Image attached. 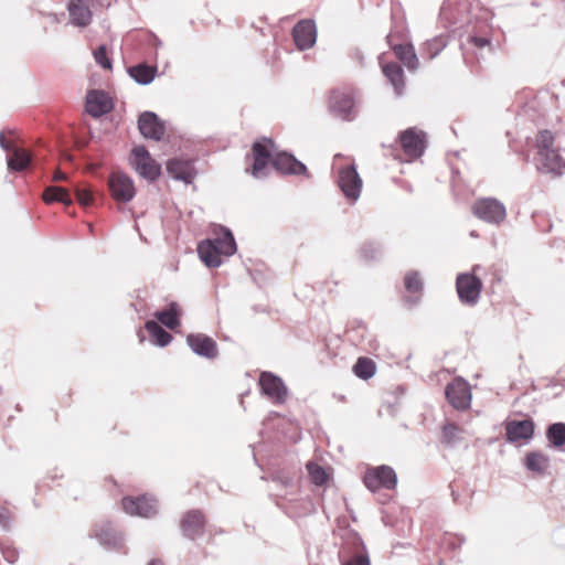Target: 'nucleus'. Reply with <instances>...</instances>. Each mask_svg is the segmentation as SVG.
Returning a JSON list of instances; mask_svg holds the SVG:
<instances>
[{
    "instance_id": "48",
    "label": "nucleus",
    "mask_w": 565,
    "mask_h": 565,
    "mask_svg": "<svg viewBox=\"0 0 565 565\" xmlns=\"http://www.w3.org/2000/svg\"><path fill=\"white\" fill-rule=\"evenodd\" d=\"M66 179H67V175L64 172H62V171H56L54 177H53L54 181H64Z\"/></svg>"
},
{
    "instance_id": "13",
    "label": "nucleus",
    "mask_w": 565,
    "mask_h": 565,
    "mask_svg": "<svg viewBox=\"0 0 565 565\" xmlns=\"http://www.w3.org/2000/svg\"><path fill=\"white\" fill-rule=\"evenodd\" d=\"M262 393L275 404H282L287 399L288 391L282 380L270 372H263L259 377Z\"/></svg>"
},
{
    "instance_id": "5",
    "label": "nucleus",
    "mask_w": 565,
    "mask_h": 565,
    "mask_svg": "<svg viewBox=\"0 0 565 565\" xmlns=\"http://www.w3.org/2000/svg\"><path fill=\"white\" fill-rule=\"evenodd\" d=\"M480 265L472 268V274H459L456 280L458 297L461 302L473 306L478 302L482 289L481 280L476 276Z\"/></svg>"
},
{
    "instance_id": "26",
    "label": "nucleus",
    "mask_w": 565,
    "mask_h": 565,
    "mask_svg": "<svg viewBox=\"0 0 565 565\" xmlns=\"http://www.w3.org/2000/svg\"><path fill=\"white\" fill-rule=\"evenodd\" d=\"M128 73L138 84L148 85L154 79L157 67L142 63L129 67Z\"/></svg>"
},
{
    "instance_id": "38",
    "label": "nucleus",
    "mask_w": 565,
    "mask_h": 565,
    "mask_svg": "<svg viewBox=\"0 0 565 565\" xmlns=\"http://www.w3.org/2000/svg\"><path fill=\"white\" fill-rule=\"evenodd\" d=\"M460 429L455 424H447L443 428V443L447 445H455L459 437Z\"/></svg>"
},
{
    "instance_id": "18",
    "label": "nucleus",
    "mask_w": 565,
    "mask_h": 565,
    "mask_svg": "<svg viewBox=\"0 0 565 565\" xmlns=\"http://www.w3.org/2000/svg\"><path fill=\"white\" fill-rule=\"evenodd\" d=\"M294 41L301 51L311 47L317 40V31L315 22L311 20H302L298 22L292 30Z\"/></svg>"
},
{
    "instance_id": "32",
    "label": "nucleus",
    "mask_w": 565,
    "mask_h": 565,
    "mask_svg": "<svg viewBox=\"0 0 565 565\" xmlns=\"http://www.w3.org/2000/svg\"><path fill=\"white\" fill-rule=\"evenodd\" d=\"M548 457L540 451L530 452L525 458L526 469L537 473L544 472L548 467Z\"/></svg>"
},
{
    "instance_id": "3",
    "label": "nucleus",
    "mask_w": 565,
    "mask_h": 565,
    "mask_svg": "<svg viewBox=\"0 0 565 565\" xmlns=\"http://www.w3.org/2000/svg\"><path fill=\"white\" fill-rule=\"evenodd\" d=\"M337 183L347 200H359L363 183L353 163L337 167Z\"/></svg>"
},
{
    "instance_id": "24",
    "label": "nucleus",
    "mask_w": 565,
    "mask_h": 565,
    "mask_svg": "<svg viewBox=\"0 0 565 565\" xmlns=\"http://www.w3.org/2000/svg\"><path fill=\"white\" fill-rule=\"evenodd\" d=\"M168 172L177 180L191 183L193 180V166L190 161L172 159L167 164Z\"/></svg>"
},
{
    "instance_id": "10",
    "label": "nucleus",
    "mask_w": 565,
    "mask_h": 565,
    "mask_svg": "<svg viewBox=\"0 0 565 565\" xmlns=\"http://www.w3.org/2000/svg\"><path fill=\"white\" fill-rule=\"evenodd\" d=\"M121 504L124 511L130 515L151 518L158 513L157 500L148 495H140L137 498L125 497Z\"/></svg>"
},
{
    "instance_id": "51",
    "label": "nucleus",
    "mask_w": 565,
    "mask_h": 565,
    "mask_svg": "<svg viewBox=\"0 0 565 565\" xmlns=\"http://www.w3.org/2000/svg\"><path fill=\"white\" fill-rule=\"evenodd\" d=\"M147 565H163L161 561L159 559H152Z\"/></svg>"
},
{
    "instance_id": "11",
    "label": "nucleus",
    "mask_w": 565,
    "mask_h": 565,
    "mask_svg": "<svg viewBox=\"0 0 565 565\" xmlns=\"http://www.w3.org/2000/svg\"><path fill=\"white\" fill-rule=\"evenodd\" d=\"M341 565H371L366 547L359 536L339 551Z\"/></svg>"
},
{
    "instance_id": "46",
    "label": "nucleus",
    "mask_w": 565,
    "mask_h": 565,
    "mask_svg": "<svg viewBox=\"0 0 565 565\" xmlns=\"http://www.w3.org/2000/svg\"><path fill=\"white\" fill-rule=\"evenodd\" d=\"M404 301L409 306V307H414L418 303L419 301V296H408V297H405L404 298Z\"/></svg>"
},
{
    "instance_id": "27",
    "label": "nucleus",
    "mask_w": 565,
    "mask_h": 565,
    "mask_svg": "<svg viewBox=\"0 0 565 565\" xmlns=\"http://www.w3.org/2000/svg\"><path fill=\"white\" fill-rule=\"evenodd\" d=\"M31 163V156L28 151L21 148H13L11 154L7 158L9 170L23 171Z\"/></svg>"
},
{
    "instance_id": "19",
    "label": "nucleus",
    "mask_w": 565,
    "mask_h": 565,
    "mask_svg": "<svg viewBox=\"0 0 565 565\" xmlns=\"http://www.w3.org/2000/svg\"><path fill=\"white\" fill-rule=\"evenodd\" d=\"M505 435L510 443H526L534 435V423L531 419L507 422Z\"/></svg>"
},
{
    "instance_id": "23",
    "label": "nucleus",
    "mask_w": 565,
    "mask_h": 565,
    "mask_svg": "<svg viewBox=\"0 0 565 565\" xmlns=\"http://www.w3.org/2000/svg\"><path fill=\"white\" fill-rule=\"evenodd\" d=\"M204 526V516L201 511L193 510L188 512L181 522L183 534L194 539L202 534Z\"/></svg>"
},
{
    "instance_id": "35",
    "label": "nucleus",
    "mask_w": 565,
    "mask_h": 565,
    "mask_svg": "<svg viewBox=\"0 0 565 565\" xmlns=\"http://www.w3.org/2000/svg\"><path fill=\"white\" fill-rule=\"evenodd\" d=\"M447 45L444 36H436L425 43L424 51L427 53L428 58L436 57Z\"/></svg>"
},
{
    "instance_id": "22",
    "label": "nucleus",
    "mask_w": 565,
    "mask_h": 565,
    "mask_svg": "<svg viewBox=\"0 0 565 565\" xmlns=\"http://www.w3.org/2000/svg\"><path fill=\"white\" fill-rule=\"evenodd\" d=\"M71 22L76 26H86L92 21V11L86 0H72L68 3Z\"/></svg>"
},
{
    "instance_id": "15",
    "label": "nucleus",
    "mask_w": 565,
    "mask_h": 565,
    "mask_svg": "<svg viewBox=\"0 0 565 565\" xmlns=\"http://www.w3.org/2000/svg\"><path fill=\"white\" fill-rule=\"evenodd\" d=\"M138 128L145 138L156 141L161 140L166 132L163 121L152 111H143L139 116Z\"/></svg>"
},
{
    "instance_id": "12",
    "label": "nucleus",
    "mask_w": 565,
    "mask_h": 565,
    "mask_svg": "<svg viewBox=\"0 0 565 565\" xmlns=\"http://www.w3.org/2000/svg\"><path fill=\"white\" fill-rule=\"evenodd\" d=\"M446 398L456 409H467L471 404V392L467 381L461 377L449 383L445 391Z\"/></svg>"
},
{
    "instance_id": "1",
    "label": "nucleus",
    "mask_w": 565,
    "mask_h": 565,
    "mask_svg": "<svg viewBox=\"0 0 565 565\" xmlns=\"http://www.w3.org/2000/svg\"><path fill=\"white\" fill-rule=\"evenodd\" d=\"M252 150L254 160L250 173L255 178L265 177L269 164L281 173L308 175L307 167L294 156L286 152L274 154V143L270 139L264 138L254 142Z\"/></svg>"
},
{
    "instance_id": "20",
    "label": "nucleus",
    "mask_w": 565,
    "mask_h": 565,
    "mask_svg": "<svg viewBox=\"0 0 565 565\" xmlns=\"http://www.w3.org/2000/svg\"><path fill=\"white\" fill-rule=\"evenodd\" d=\"M113 109V104L103 90H90L86 97V110L94 118H98Z\"/></svg>"
},
{
    "instance_id": "31",
    "label": "nucleus",
    "mask_w": 565,
    "mask_h": 565,
    "mask_svg": "<svg viewBox=\"0 0 565 565\" xmlns=\"http://www.w3.org/2000/svg\"><path fill=\"white\" fill-rule=\"evenodd\" d=\"M395 55L408 70H416L418 67V58L415 54L414 47L411 44H398L393 47Z\"/></svg>"
},
{
    "instance_id": "42",
    "label": "nucleus",
    "mask_w": 565,
    "mask_h": 565,
    "mask_svg": "<svg viewBox=\"0 0 565 565\" xmlns=\"http://www.w3.org/2000/svg\"><path fill=\"white\" fill-rule=\"evenodd\" d=\"M75 194H76V199L77 201L82 204V205H89L93 201V194H92V191L88 190V189H81V188H75Z\"/></svg>"
},
{
    "instance_id": "2",
    "label": "nucleus",
    "mask_w": 565,
    "mask_h": 565,
    "mask_svg": "<svg viewBox=\"0 0 565 565\" xmlns=\"http://www.w3.org/2000/svg\"><path fill=\"white\" fill-rule=\"evenodd\" d=\"M236 243L232 232L223 226L215 232V237L206 239L198 245V254L201 260L212 268H216L222 264V257H228L235 254Z\"/></svg>"
},
{
    "instance_id": "16",
    "label": "nucleus",
    "mask_w": 565,
    "mask_h": 565,
    "mask_svg": "<svg viewBox=\"0 0 565 565\" xmlns=\"http://www.w3.org/2000/svg\"><path fill=\"white\" fill-rule=\"evenodd\" d=\"M186 343L196 354L205 359H215L218 354L216 342L203 333H190L186 337Z\"/></svg>"
},
{
    "instance_id": "17",
    "label": "nucleus",
    "mask_w": 565,
    "mask_h": 565,
    "mask_svg": "<svg viewBox=\"0 0 565 565\" xmlns=\"http://www.w3.org/2000/svg\"><path fill=\"white\" fill-rule=\"evenodd\" d=\"M94 535L107 548L117 550L122 546L124 535L110 522H103L95 526Z\"/></svg>"
},
{
    "instance_id": "50",
    "label": "nucleus",
    "mask_w": 565,
    "mask_h": 565,
    "mask_svg": "<svg viewBox=\"0 0 565 565\" xmlns=\"http://www.w3.org/2000/svg\"><path fill=\"white\" fill-rule=\"evenodd\" d=\"M450 4H451V0H447L446 3H444V6L441 8V12H443L444 15L447 14V10L450 7Z\"/></svg>"
},
{
    "instance_id": "29",
    "label": "nucleus",
    "mask_w": 565,
    "mask_h": 565,
    "mask_svg": "<svg viewBox=\"0 0 565 565\" xmlns=\"http://www.w3.org/2000/svg\"><path fill=\"white\" fill-rule=\"evenodd\" d=\"M180 308L177 302H171L166 310L157 311L156 318L168 329H175L179 326Z\"/></svg>"
},
{
    "instance_id": "8",
    "label": "nucleus",
    "mask_w": 565,
    "mask_h": 565,
    "mask_svg": "<svg viewBox=\"0 0 565 565\" xmlns=\"http://www.w3.org/2000/svg\"><path fill=\"white\" fill-rule=\"evenodd\" d=\"M399 145L408 159L419 158L426 148V135L417 128H407L399 134Z\"/></svg>"
},
{
    "instance_id": "28",
    "label": "nucleus",
    "mask_w": 565,
    "mask_h": 565,
    "mask_svg": "<svg viewBox=\"0 0 565 565\" xmlns=\"http://www.w3.org/2000/svg\"><path fill=\"white\" fill-rule=\"evenodd\" d=\"M383 73L395 88L397 95H401L404 88V72L397 63H387L383 66Z\"/></svg>"
},
{
    "instance_id": "39",
    "label": "nucleus",
    "mask_w": 565,
    "mask_h": 565,
    "mask_svg": "<svg viewBox=\"0 0 565 565\" xmlns=\"http://www.w3.org/2000/svg\"><path fill=\"white\" fill-rule=\"evenodd\" d=\"M554 136L548 130H543L537 137V152L553 150Z\"/></svg>"
},
{
    "instance_id": "6",
    "label": "nucleus",
    "mask_w": 565,
    "mask_h": 565,
    "mask_svg": "<svg viewBox=\"0 0 565 565\" xmlns=\"http://www.w3.org/2000/svg\"><path fill=\"white\" fill-rule=\"evenodd\" d=\"M364 484L372 492L382 488L392 490L397 484V476L394 469L386 465L369 468L364 475Z\"/></svg>"
},
{
    "instance_id": "14",
    "label": "nucleus",
    "mask_w": 565,
    "mask_h": 565,
    "mask_svg": "<svg viewBox=\"0 0 565 565\" xmlns=\"http://www.w3.org/2000/svg\"><path fill=\"white\" fill-rule=\"evenodd\" d=\"M331 111L344 119L351 120L354 117V97L350 89H334L330 97Z\"/></svg>"
},
{
    "instance_id": "44",
    "label": "nucleus",
    "mask_w": 565,
    "mask_h": 565,
    "mask_svg": "<svg viewBox=\"0 0 565 565\" xmlns=\"http://www.w3.org/2000/svg\"><path fill=\"white\" fill-rule=\"evenodd\" d=\"M11 520L12 518L10 512L6 509H0V526L8 530L10 527Z\"/></svg>"
},
{
    "instance_id": "30",
    "label": "nucleus",
    "mask_w": 565,
    "mask_h": 565,
    "mask_svg": "<svg viewBox=\"0 0 565 565\" xmlns=\"http://www.w3.org/2000/svg\"><path fill=\"white\" fill-rule=\"evenodd\" d=\"M145 328L156 345L166 347L172 341V335L156 321H147Z\"/></svg>"
},
{
    "instance_id": "45",
    "label": "nucleus",
    "mask_w": 565,
    "mask_h": 565,
    "mask_svg": "<svg viewBox=\"0 0 565 565\" xmlns=\"http://www.w3.org/2000/svg\"><path fill=\"white\" fill-rule=\"evenodd\" d=\"M470 41L478 47H484L490 44L489 39L483 36H471Z\"/></svg>"
},
{
    "instance_id": "7",
    "label": "nucleus",
    "mask_w": 565,
    "mask_h": 565,
    "mask_svg": "<svg viewBox=\"0 0 565 565\" xmlns=\"http://www.w3.org/2000/svg\"><path fill=\"white\" fill-rule=\"evenodd\" d=\"M129 161L136 172L148 181L156 180L160 174V166L156 163L143 146L132 149Z\"/></svg>"
},
{
    "instance_id": "21",
    "label": "nucleus",
    "mask_w": 565,
    "mask_h": 565,
    "mask_svg": "<svg viewBox=\"0 0 565 565\" xmlns=\"http://www.w3.org/2000/svg\"><path fill=\"white\" fill-rule=\"evenodd\" d=\"M537 169L546 173L561 174L565 169V157L555 149L537 152Z\"/></svg>"
},
{
    "instance_id": "34",
    "label": "nucleus",
    "mask_w": 565,
    "mask_h": 565,
    "mask_svg": "<svg viewBox=\"0 0 565 565\" xmlns=\"http://www.w3.org/2000/svg\"><path fill=\"white\" fill-rule=\"evenodd\" d=\"M375 363L369 358H359L353 366L354 374L362 379L369 380L375 374Z\"/></svg>"
},
{
    "instance_id": "25",
    "label": "nucleus",
    "mask_w": 565,
    "mask_h": 565,
    "mask_svg": "<svg viewBox=\"0 0 565 565\" xmlns=\"http://www.w3.org/2000/svg\"><path fill=\"white\" fill-rule=\"evenodd\" d=\"M545 435L550 447L565 451V423L551 424Z\"/></svg>"
},
{
    "instance_id": "9",
    "label": "nucleus",
    "mask_w": 565,
    "mask_h": 565,
    "mask_svg": "<svg viewBox=\"0 0 565 565\" xmlns=\"http://www.w3.org/2000/svg\"><path fill=\"white\" fill-rule=\"evenodd\" d=\"M108 186L116 201L130 202L136 194L132 179L122 171L111 172L108 178Z\"/></svg>"
},
{
    "instance_id": "36",
    "label": "nucleus",
    "mask_w": 565,
    "mask_h": 565,
    "mask_svg": "<svg viewBox=\"0 0 565 565\" xmlns=\"http://www.w3.org/2000/svg\"><path fill=\"white\" fill-rule=\"evenodd\" d=\"M307 471L312 482L317 486H322L328 480V473L326 472V470L315 462L310 461L307 463Z\"/></svg>"
},
{
    "instance_id": "43",
    "label": "nucleus",
    "mask_w": 565,
    "mask_h": 565,
    "mask_svg": "<svg viewBox=\"0 0 565 565\" xmlns=\"http://www.w3.org/2000/svg\"><path fill=\"white\" fill-rule=\"evenodd\" d=\"M379 254V248L373 244H366L361 248V255L363 258L370 260L374 259Z\"/></svg>"
},
{
    "instance_id": "52",
    "label": "nucleus",
    "mask_w": 565,
    "mask_h": 565,
    "mask_svg": "<svg viewBox=\"0 0 565 565\" xmlns=\"http://www.w3.org/2000/svg\"><path fill=\"white\" fill-rule=\"evenodd\" d=\"M340 158V154H335L334 160L337 161Z\"/></svg>"
},
{
    "instance_id": "33",
    "label": "nucleus",
    "mask_w": 565,
    "mask_h": 565,
    "mask_svg": "<svg viewBox=\"0 0 565 565\" xmlns=\"http://www.w3.org/2000/svg\"><path fill=\"white\" fill-rule=\"evenodd\" d=\"M43 200L46 203L61 202L65 205H70L72 203V199H71L68 192L61 186L46 188L43 193Z\"/></svg>"
},
{
    "instance_id": "41",
    "label": "nucleus",
    "mask_w": 565,
    "mask_h": 565,
    "mask_svg": "<svg viewBox=\"0 0 565 565\" xmlns=\"http://www.w3.org/2000/svg\"><path fill=\"white\" fill-rule=\"evenodd\" d=\"M465 543V537L457 534H445L443 539V546L449 550H457Z\"/></svg>"
},
{
    "instance_id": "4",
    "label": "nucleus",
    "mask_w": 565,
    "mask_h": 565,
    "mask_svg": "<svg viewBox=\"0 0 565 565\" xmlns=\"http://www.w3.org/2000/svg\"><path fill=\"white\" fill-rule=\"evenodd\" d=\"M471 211L479 220L493 225H500L507 217L504 204L494 198L477 199Z\"/></svg>"
},
{
    "instance_id": "47",
    "label": "nucleus",
    "mask_w": 565,
    "mask_h": 565,
    "mask_svg": "<svg viewBox=\"0 0 565 565\" xmlns=\"http://www.w3.org/2000/svg\"><path fill=\"white\" fill-rule=\"evenodd\" d=\"M0 147L6 151H12L11 145L6 140L4 136L0 134Z\"/></svg>"
},
{
    "instance_id": "37",
    "label": "nucleus",
    "mask_w": 565,
    "mask_h": 565,
    "mask_svg": "<svg viewBox=\"0 0 565 565\" xmlns=\"http://www.w3.org/2000/svg\"><path fill=\"white\" fill-rule=\"evenodd\" d=\"M404 284L406 290L411 294H420L423 289V281L417 271L408 273L405 276Z\"/></svg>"
},
{
    "instance_id": "40",
    "label": "nucleus",
    "mask_w": 565,
    "mask_h": 565,
    "mask_svg": "<svg viewBox=\"0 0 565 565\" xmlns=\"http://www.w3.org/2000/svg\"><path fill=\"white\" fill-rule=\"evenodd\" d=\"M95 62L103 68H111V60L107 56V50L105 45H100L94 51Z\"/></svg>"
},
{
    "instance_id": "49",
    "label": "nucleus",
    "mask_w": 565,
    "mask_h": 565,
    "mask_svg": "<svg viewBox=\"0 0 565 565\" xmlns=\"http://www.w3.org/2000/svg\"><path fill=\"white\" fill-rule=\"evenodd\" d=\"M558 375H559V381H561L562 385L565 387V369H561L558 371Z\"/></svg>"
}]
</instances>
